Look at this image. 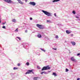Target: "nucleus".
Here are the masks:
<instances>
[{"instance_id":"nucleus-5","label":"nucleus","mask_w":80,"mask_h":80,"mask_svg":"<svg viewBox=\"0 0 80 80\" xmlns=\"http://www.w3.org/2000/svg\"><path fill=\"white\" fill-rule=\"evenodd\" d=\"M29 4L30 5H33V6H35V5H36V4L34 2H29Z\"/></svg>"},{"instance_id":"nucleus-31","label":"nucleus","mask_w":80,"mask_h":80,"mask_svg":"<svg viewBox=\"0 0 80 80\" xmlns=\"http://www.w3.org/2000/svg\"><path fill=\"white\" fill-rule=\"evenodd\" d=\"M30 20H32V18H30Z\"/></svg>"},{"instance_id":"nucleus-27","label":"nucleus","mask_w":80,"mask_h":80,"mask_svg":"<svg viewBox=\"0 0 80 80\" xmlns=\"http://www.w3.org/2000/svg\"><path fill=\"white\" fill-rule=\"evenodd\" d=\"M68 69L66 68V72H68Z\"/></svg>"},{"instance_id":"nucleus-16","label":"nucleus","mask_w":80,"mask_h":80,"mask_svg":"<svg viewBox=\"0 0 80 80\" xmlns=\"http://www.w3.org/2000/svg\"><path fill=\"white\" fill-rule=\"evenodd\" d=\"M13 70H18V68L14 67L13 68Z\"/></svg>"},{"instance_id":"nucleus-2","label":"nucleus","mask_w":80,"mask_h":80,"mask_svg":"<svg viewBox=\"0 0 80 80\" xmlns=\"http://www.w3.org/2000/svg\"><path fill=\"white\" fill-rule=\"evenodd\" d=\"M50 68L49 67V66H47L46 67H44L42 69V70H48V69H50Z\"/></svg>"},{"instance_id":"nucleus-15","label":"nucleus","mask_w":80,"mask_h":80,"mask_svg":"<svg viewBox=\"0 0 80 80\" xmlns=\"http://www.w3.org/2000/svg\"><path fill=\"white\" fill-rule=\"evenodd\" d=\"M41 50H42V51H43V52H45V49H43L42 48H41L40 49Z\"/></svg>"},{"instance_id":"nucleus-12","label":"nucleus","mask_w":80,"mask_h":80,"mask_svg":"<svg viewBox=\"0 0 80 80\" xmlns=\"http://www.w3.org/2000/svg\"><path fill=\"white\" fill-rule=\"evenodd\" d=\"M38 38H41V37H42V36L41 35H40V34H39L38 35Z\"/></svg>"},{"instance_id":"nucleus-17","label":"nucleus","mask_w":80,"mask_h":80,"mask_svg":"<svg viewBox=\"0 0 80 80\" xmlns=\"http://www.w3.org/2000/svg\"><path fill=\"white\" fill-rule=\"evenodd\" d=\"M38 78V77H35L34 78V80H37V78Z\"/></svg>"},{"instance_id":"nucleus-34","label":"nucleus","mask_w":80,"mask_h":80,"mask_svg":"<svg viewBox=\"0 0 80 80\" xmlns=\"http://www.w3.org/2000/svg\"><path fill=\"white\" fill-rule=\"evenodd\" d=\"M47 22H50V21L49 20H47Z\"/></svg>"},{"instance_id":"nucleus-32","label":"nucleus","mask_w":80,"mask_h":80,"mask_svg":"<svg viewBox=\"0 0 80 80\" xmlns=\"http://www.w3.org/2000/svg\"><path fill=\"white\" fill-rule=\"evenodd\" d=\"M5 23H6V22H5L4 23H2V25H4Z\"/></svg>"},{"instance_id":"nucleus-22","label":"nucleus","mask_w":80,"mask_h":80,"mask_svg":"<svg viewBox=\"0 0 80 80\" xmlns=\"http://www.w3.org/2000/svg\"><path fill=\"white\" fill-rule=\"evenodd\" d=\"M56 38H58V36L57 35L56 36Z\"/></svg>"},{"instance_id":"nucleus-29","label":"nucleus","mask_w":80,"mask_h":80,"mask_svg":"<svg viewBox=\"0 0 80 80\" xmlns=\"http://www.w3.org/2000/svg\"><path fill=\"white\" fill-rule=\"evenodd\" d=\"M54 15L55 16V17H57V15H56V13H54Z\"/></svg>"},{"instance_id":"nucleus-13","label":"nucleus","mask_w":80,"mask_h":80,"mask_svg":"<svg viewBox=\"0 0 80 80\" xmlns=\"http://www.w3.org/2000/svg\"><path fill=\"white\" fill-rule=\"evenodd\" d=\"M58 1H60V0H54L52 1V2H58Z\"/></svg>"},{"instance_id":"nucleus-19","label":"nucleus","mask_w":80,"mask_h":80,"mask_svg":"<svg viewBox=\"0 0 80 80\" xmlns=\"http://www.w3.org/2000/svg\"><path fill=\"white\" fill-rule=\"evenodd\" d=\"M12 22H15L16 20H15V19H14L12 20Z\"/></svg>"},{"instance_id":"nucleus-35","label":"nucleus","mask_w":80,"mask_h":80,"mask_svg":"<svg viewBox=\"0 0 80 80\" xmlns=\"http://www.w3.org/2000/svg\"><path fill=\"white\" fill-rule=\"evenodd\" d=\"M77 80H80V78H78L77 79Z\"/></svg>"},{"instance_id":"nucleus-9","label":"nucleus","mask_w":80,"mask_h":80,"mask_svg":"<svg viewBox=\"0 0 80 80\" xmlns=\"http://www.w3.org/2000/svg\"><path fill=\"white\" fill-rule=\"evenodd\" d=\"M17 1L19 2V3L20 4H23V2L22 1H21V0H17Z\"/></svg>"},{"instance_id":"nucleus-24","label":"nucleus","mask_w":80,"mask_h":80,"mask_svg":"<svg viewBox=\"0 0 80 80\" xmlns=\"http://www.w3.org/2000/svg\"><path fill=\"white\" fill-rule=\"evenodd\" d=\"M18 67L20 66V63H18Z\"/></svg>"},{"instance_id":"nucleus-18","label":"nucleus","mask_w":80,"mask_h":80,"mask_svg":"<svg viewBox=\"0 0 80 80\" xmlns=\"http://www.w3.org/2000/svg\"><path fill=\"white\" fill-rule=\"evenodd\" d=\"M17 38H18L19 39V40H21V38L19 37H17Z\"/></svg>"},{"instance_id":"nucleus-4","label":"nucleus","mask_w":80,"mask_h":80,"mask_svg":"<svg viewBox=\"0 0 80 80\" xmlns=\"http://www.w3.org/2000/svg\"><path fill=\"white\" fill-rule=\"evenodd\" d=\"M36 26H37V27L40 28V29H42V25L40 24H37L36 25Z\"/></svg>"},{"instance_id":"nucleus-6","label":"nucleus","mask_w":80,"mask_h":80,"mask_svg":"<svg viewBox=\"0 0 80 80\" xmlns=\"http://www.w3.org/2000/svg\"><path fill=\"white\" fill-rule=\"evenodd\" d=\"M71 60L72 61H73V62H77V60H75V59L74 58H73V57H72L71 58Z\"/></svg>"},{"instance_id":"nucleus-21","label":"nucleus","mask_w":80,"mask_h":80,"mask_svg":"<svg viewBox=\"0 0 80 80\" xmlns=\"http://www.w3.org/2000/svg\"><path fill=\"white\" fill-rule=\"evenodd\" d=\"M72 13H73V14H75V11H73L72 12Z\"/></svg>"},{"instance_id":"nucleus-20","label":"nucleus","mask_w":80,"mask_h":80,"mask_svg":"<svg viewBox=\"0 0 80 80\" xmlns=\"http://www.w3.org/2000/svg\"><path fill=\"white\" fill-rule=\"evenodd\" d=\"M2 28H4V29H6V28H5V26H3V27H2Z\"/></svg>"},{"instance_id":"nucleus-23","label":"nucleus","mask_w":80,"mask_h":80,"mask_svg":"<svg viewBox=\"0 0 80 80\" xmlns=\"http://www.w3.org/2000/svg\"><path fill=\"white\" fill-rule=\"evenodd\" d=\"M26 64L27 65H28H28H29V62H27L26 63Z\"/></svg>"},{"instance_id":"nucleus-8","label":"nucleus","mask_w":80,"mask_h":80,"mask_svg":"<svg viewBox=\"0 0 80 80\" xmlns=\"http://www.w3.org/2000/svg\"><path fill=\"white\" fill-rule=\"evenodd\" d=\"M66 32L67 34H70L71 33V32H70V31L69 30H66Z\"/></svg>"},{"instance_id":"nucleus-25","label":"nucleus","mask_w":80,"mask_h":80,"mask_svg":"<svg viewBox=\"0 0 80 80\" xmlns=\"http://www.w3.org/2000/svg\"><path fill=\"white\" fill-rule=\"evenodd\" d=\"M18 28H17L16 30H15V32H18Z\"/></svg>"},{"instance_id":"nucleus-11","label":"nucleus","mask_w":80,"mask_h":80,"mask_svg":"<svg viewBox=\"0 0 80 80\" xmlns=\"http://www.w3.org/2000/svg\"><path fill=\"white\" fill-rule=\"evenodd\" d=\"M52 75H54V77H57V75L55 72H53L52 73Z\"/></svg>"},{"instance_id":"nucleus-10","label":"nucleus","mask_w":80,"mask_h":80,"mask_svg":"<svg viewBox=\"0 0 80 80\" xmlns=\"http://www.w3.org/2000/svg\"><path fill=\"white\" fill-rule=\"evenodd\" d=\"M71 43L72 45H75V42L73 41L71 42Z\"/></svg>"},{"instance_id":"nucleus-28","label":"nucleus","mask_w":80,"mask_h":80,"mask_svg":"<svg viewBox=\"0 0 80 80\" xmlns=\"http://www.w3.org/2000/svg\"><path fill=\"white\" fill-rule=\"evenodd\" d=\"M52 49H53V50H57V48H52Z\"/></svg>"},{"instance_id":"nucleus-36","label":"nucleus","mask_w":80,"mask_h":80,"mask_svg":"<svg viewBox=\"0 0 80 80\" xmlns=\"http://www.w3.org/2000/svg\"><path fill=\"white\" fill-rule=\"evenodd\" d=\"M71 37H73V34H71Z\"/></svg>"},{"instance_id":"nucleus-33","label":"nucleus","mask_w":80,"mask_h":80,"mask_svg":"<svg viewBox=\"0 0 80 80\" xmlns=\"http://www.w3.org/2000/svg\"><path fill=\"white\" fill-rule=\"evenodd\" d=\"M25 32L26 33H27V30H26L25 31Z\"/></svg>"},{"instance_id":"nucleus-3","label":"nucleus","mask_w":80,"mask_h":80,"mask_svg":"<svg viewBox=\"0 0 80 80\" xmlns=\"http://www.w3.org/2000/svg\"><path fill=\"white\" fill-rule=\"evenodd\" d=\"M4 2H6L7 3H12L13 4V2L11 0H3Z\"/></svg>"},{"instance_id":"nucleus-14","label":"nucleus","mask_w":80,"mask_h":80,"mask_svg":"<svg viewBox=\"0 0 80 80\" xmlns=\"http://www.w3.org/2000/svg\"><path fill=\"white\" fill-rule=\"evenodd\" d=\"M41 73L42 75H43V73H44V74H46V72L44 71V72H42Z\"/></svg>"},{"instance_id":"nucleus-7","label":"nucleus","mask_w":80,"mask_h":80,"mask_svg":"<svg viewBox=\"0 0 80 80\" xmlns=\"http://www.w3.org/2000/svg\"><path fill=\"white\" fill-rule=\"evenodd\" d=\"M31 72H32V70H29L25 74L26 75H27V74H29V73H30Z\"/></svg>"},{"instance_id":"nucleus-1","label":"nucleus","mask_w":80,"mask_h":80,"mask_svg":"<svg viewBox=\"0 0 80 80\" xmlns=\"http://www.w3.org/2000/svg\"><path fill=\"white\" fill-rule=\"evenodd\" d=\"M42 11L43 13L45 14V15H46L48 16V17H52V15H51V13H50L43 10H42Z\"/></svg>"},{"instance_id":"nucleus-26","label":"nucleus","mask_w":80,"mask_h":80,"mask_svg":"<svg viewBox=\"0 0 80 80\" xmlns=\"http://www.w3.org/2000/svg\"><path fill=\"white\" fill-rule=\"evenodd\" d=\"M75 17H76V18H79V17H78V16H75Z\"/></svg>"},{"instance_id":"nucleus-30","label":"nucleus","mask_w":80,"mask_h":80,"mask_svg":"<svg viewBox=\"0 0 80 80\" xmlns=\"http://www.w3.org/2000/svg\"><path fill=\"white\" fill-rule=\"evenodd\" d=\"M79 55H80V53H78L77 54V56H79Z\"/></svg>"}]
</instances>
